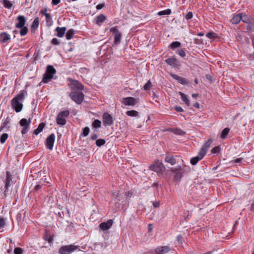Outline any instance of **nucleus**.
<instances>
[{"label":"nucleus","instance_id":"1","mask_svg":"<svg viewBox=\"0 0 254 254\" xmlns=\"http://www.w3.org/2000/svg\"><path fill=\"white\" fill-rule=\"evenodd\" d=\"M24 96V91H21L11 101V107L17 113L20 112L22 109V101Z\"/></svg>","mask_w":254,"mask_h":254},{"label":"nucleus","instance_id":"2","mask_svg":"<svg viewBox=\"0 0 254 254\" xmlns=\"http://www.w3.org/2000/svg\"><path fill=\"white\" fill-rule=\"evenodd\" d=\"M69 96L73 101L78 105L82 103L84 98V95L81 91H77L74 89L71 91Z\"/></svg>","mask_w":254,"mask_h":254},{"label":"nucleus","instance_id":"3","mask_svg":"<svg viewBox=\"0 0 254 254\" xmlns=\"http://www.w3.org/2000/svg\"><path fill=\"white\" fill-rule=\"evenodd\" d=\"M79 246L74 245H64L61 247L58 251L59 254H71L74 251L79 249Z\"/></svg>","mask_w":254,"mask_h":254},{"label":"nucleus","instance_id":"4","mask_svg":"<svg viewBox=\"0 0 254 254\" xmlns=\"http://www.w3.org/2000/svg\"><path fill=\"white\" fill-rule=\"evenodd\" d=\"M69 115V112L68 110L61 111L58 115L56 119V122L58 125L60 126H64L66 124V118Z\"/></svg>","mask_w":254,"mask_h":254},{"label":"nucleus","instance_id":"5","mask_svg":"<svg viewBox=\"0 0 254 254\" xmlns=\"http://www.w3.org/2000/svg\"><path fill=\"white\" fill-rule=\"evenodd\" d=\"M110 31L113 32L114 35V44L115 45L119 44L121 41L122 34L118 30V27L115 26L111 28Z\"/></svg>","mask_w":254,"mask_h":254},{"label":"nucleus","instance_id":"6","mask_svg":"<svg viewBox=\"0 0 254 254\" xmlns=\"http://www.w3.org/2000/svg\"><path fill=\"white\" fill-rule=\"evenodd\" d=\"M164 167L163 163L159 160L155 161L149 166V169L157 173H161Z\"/></svg>","mask_w":254,"mask_h":254},{"label":"nucleus","instance_id":"7","mask_svg":"<svg viewBox=\"0 0 254 254\" xmlns=\"http://www.w3.org/2000/svg\"><path fill=\"white\" fill-rule=\"evenodd\" d=\"M102 119L103 123L105 126H111L114 124L112 116L108 112L104 113Z\"/></svg>","mask_w":254,"mask_h":254},{"label":"nucleus","instance_id":"8","mask_svg":"<svg viewBox=\"0 0 254 254\" xmlns=\"http://www.w3.org/2000/svg\"><path fill=\"white\" fill-rule=\"evenodd\" d=\"M165 62L167 64L173 67L179 68L181 66L180 62L179 61L174 57L167 59L165 60Z\"/></svg>","mask_w":254,"mask_h":254},{"label":"nucleus","instance_id":"9","mask_svg":"<svg viewBox=\"0 0 254 254\" xmlns=\"http://www.w3.org/2000/svg\"><path fill=\"white\" fill-rule=\"evenodd\" d=\"M138 101V99H135L132 97H127L123 98L122 103L126 106L135 105Z\"/></svg>","mask_w":254,"mask_h":254},{"label":"nucleus","instance_id":"10","mask_svg":"<svg viewBox=\"0 0 254 254\" xmlns=\"http://www.w3.org/2000/svg\"><path fill=\"white\" fill-rule=\"evenodd\" d=\"M21 126L23 127L21 133L22 134H24L27 133L28 128H29V125L30 124V118L27 120L26 119H22L19 123Z\"/></svg>","mask_w":254,"mask_h":254},{"label":"nucleus","instance_id":"11","mask_svg":"<svg viewBox=\"0 0 254 254\" xmlns=\"http://www.w3.org/2000/svg\"><path fill=\"white\" fill-rule=\"evenodd\" d=\"M55 140V135L54 133L51 134L46 139L45 144L46 147L50 150L53 149Z\"/></svg>","mask_w":254,"mask_h":254},{"label":"nucleus","instance_id":"12","mask_svg":"<svg viewBox=\"0 0 254 254\" xmlns=\"http://www.w3.org/2000/svg\"><path fill=\"white\" fill-rule=\"evenodd\" d=\"M13 184V182L12 181V179L8 172H6V178L5 180V190L4 191V196L6 197L7 196L6 192L8 190V188L11 186Z\"/></svg>","mask_w":254,"mask_h":254},{"label":"nucleus","instance_id":"13","mask_svg":"<svg viewBox=\"0 0 254 254\" xmlns=\"http://www.w3.org/2000/svg\"><path fill=\"white\" fill-rule=\"evenodd\" d=\"M213 140L212 139H208L202 146L200 149L199 150V152L202 153L203 155L204 156L206 155L208 149L210 147Z\"/></svg>","mask_w":254,"mask_h":254},{"label":"nucleus","instance_id":"14","mask_svg":"<svg viewBox=\"0 0 254 254\" xmlns=\"http://www.w3.org/2000/svg\"><path fill=\"white\" fill-rule=\"evenodd\" d=\"M71 91L75 89L77 91H82L84 89V86L77 80H73L70 84Z\"/></svg>","mask_w":254,"mask_h":254},{"label":"nucleus","instance_id":"15","mask_svg":"<svg viewBox=\"0 0 254 254\" xmlns=\"http://www.w3.org/2000/svg\"><path fill=\"white\" fill-rule=\"evenodd\" d=\"M113 221L112 219H109L107 222L101 223L100 228L103 231L109 230L112 226Z\"/></svg>","mask_w":254,"mask_h":254},{"label":"nucleus","instance_id":"16","mask_svg":"<svg viewBox=\"0 0 254 254\" xmlns=\"http://www.w3.org/2000/svg\"><path fill=\"white\" fill-rule=\"evenodd\" d=\"M53 234H51L49 231L45 230V234L43 236V239L44 240L48 241V243L50 244V246H51V244L53 243Z\"/></svg>","mask_w":254,"mask_h":254},{"label":"nucleus","instance_id":"17","mask_svg":"<svg viewBox=\"0 0 254 254\" xmlns=\"http://www.w3.org/2000/svg\"><path fill=\"white\" fill-rule=\"evenodd\" d=\"M170 75L175 80H177L178 82L182 85H186L189 83V80L185 78L180 76L177 74L171 73Z\"/></svg>","mask_w":254,"mask_h":254},{"label":"nucleus","instance_id":"18","mask_svg":"<svg viewBox=\"0 0 254 254\" xmlns=\"http://www.w3.org/2000/svg\"><path fill=\"white\" fill-rule=\"evenodd\" d=\"M170 250V249L169 246H161L157 248L155 250V253L156 254H164L168 253Z\"/></svg>","mask_w":254,"mask_h":254},{"label":"nucleus","instance_id":"19","mask_svg":"<svg viewBox=\"0 0 254 254\" xmlns=\"http://www.w3.org/2000/svg\"><path fill=\"white\" fill-rule=\"evenodd\" d=\"M181 170V168L180 169H176V168H174V169H172V171L173 172H174L175 173V175H174V179L176 181H180L183 175V173L181 172L180 171Z\"/></svg>","mask_w":254,"mask_h":254},{"label":"nucleus","instance_id":"20","mask_svg":"<svg viewBox=\"0 0 254 254\" xmlns=\"http://www.w3.org/2000/svg\"><path fill=\"white\" fill-rule=\"evenodd\" d=\"M204 157V155H203L202 153H200L199 151L196 156L191 158L190 162L191 164V165H195L198 163L199 161L201 160Z\"/></svg>","mask_w":254,"mask_h":254},{"label":"nucleus","instance_id":"21","mask_svg":"<svg viewBox=\"0 0 254 254\" xmlns=\"http://www.w3.org/2000/svg\"><path fill=\"white\" fill-rule=\"evenodd\" d=\"M17 20L18 22L16 23V27L17 28L23 27L25 23V17L22 15L19 16L17 18Z\"/></svg>","mask_w":254,"mask_h":254},{"label":"nucleus","instance_id":"22","mask_svg":"<svg viewBox=\"0 0 254 254\" xmlns=\"http://www.w3.org/2000/svg\"><path fill=\"white\" fill-rule=\"evenodd\" d=\"M56 70L54 67L51 65H47L46 67V73L54 77V75L56 73Z\"/></svg>","mask_w":254,"mask_h":254},{"label":"nucleus","instance_id":"23","mask_svg":"<svg viewBox=\"0 0 254 254\" xmlns=\"http://www.w3.org/2000/svg\"><path fill=\"white\" fill-rule=\"evenodd\" d=\"M66 30V28L64 27H57L56 29V31L57 32V36L59 37H63L65 34Z\"/></svg>","mask_w":254,"mask_h":254},{"label":"nucleus","instance_id":"24","mask_svg":"<svg viewBox=\"0 0 254 254\" xmlns=\"http://www.w3.org/2000/svg\"><path fill=\"white\" fill-rule=\"evenodd\" d=\"M241 13L236 14L233 16L231 19V21L232 24H237L240 23L241 19Z\"/></svg>","mask_w":254,"mask_h":254},{"label":"nucleus","instance_id":"25","mask_svg":"<svg viewBox=\"0 0 254 254\" xmlns=\"http://www.w3.org/2000/svg\"><path fill=\"white\" fill-rule=\"evenodd\" d=\"M165 162L170 163L172 165H175L176 163L175 158L170 155H167L165 158Z\"/></svg>","mask_w":254,"mask_h":254},{"label":"nucleus","instance_id":"26","mask_svg":"<svg viewBox=\"0 0 254 254\" xmlns=\"http://www.w3.org/2000/svg\"><path fill=\"white\" fill-rule=\"evenodd\" d=\"M10 39V36L6 33H2L0 35V41L2 43H5Z\"/></svg>","mask_w":254,"mask_h":254},{"label":"nucleus","instance_id":"27","mask_svg":"<svg viewBox=\"0 0 254 254\" xmlns=\"http://www.w3.org/2000/svg\"><path fill=\"white\" fill-rule=\"evenodd\" d=\"M241 21L245 23H249L251 22L250 18L245 13H241Z\"/></svg>","mask_w":254,"mask_h":254},{"label":"nucleus","instance_id":"28","mask_svg":"<svg viewBox=\"0 0 254 254\" xmlns=\"http://www.w3.org/2000/svg\"><path fill=\"white\" fill-rule=\"evenodd\" d=\"M54 77L50 75L47 74L46 73L44 74L42 80V82L44 83H47L51 81L52 79H53Z\"/></svg>","mask_w":254,"mask_h":254},{"label":"nucleus","instance_id":"29","mask_svg":"<svg viewBox=\"0 0 254 254\" xmlns=\"http://www.w3.org/2000/svg\"><path fill=\"white\" fill-rule=\"evenodd\" d=\"M45 126V124L44 123H41L39 124L38 127L34 130V133L37 135L39 133H40L43 129L44 127Z\"/></svg>","mask_w":254,"mask_h":254},{"label":"nucleus","instance_id":"30","mask_svg":"<svg viewBox=\"0 0 254 254\" xmlns=\"http://www.w3.org/2000/svg\"><path fill=\"white\" fill-rule=\"evenodd\" d=\"M106 16L104 15L100 14L96 17V23L100 25L101 23L104 22Z\"/></svg>","mask_w":254,"mask_h":254},{"label":"nucleus","instance_id":"31","mask_svg":"<svg viewBox=\"0 0 254 254\" xmlns=\"http://www.w3.org/2000/svg\"><path fill=\"white\" fill-rule=\"evenodd\" d=\"M74 34H75V31L73 29H69L67 31V32L65 34V37H66V39H67V40L71 39L73 38Z\"/></svg>","mask_w":254,"mask_h":254},{"label":"nucleus","instance_id":"32","mask_svg":"<svg viewBox=\"0 0 254 254\" xmlns=\"http://www.w3.org/2000/svg\"><path fill=\"white\" fill-rule=\"evenodd\" d=\"M181 46V44L179 41H174L170 44L169 47L172 50H175L177 48H179Z\"/></svg>","mask_w":254,"mask_h":254},{"label":"nucleus","instance_id":"33","mask_svg":"<svg viewBox=\"0 0 254 254\" xmlns=\"http://www.w3.org/2000/svg\"><path fill=\"white\" fill-rule=\"evenodd\" d=\"M230 131V128L228 127L225 128L222 131L221 134V138L223 139H225L227 136L229 132Z\"/></svg>","mask_w":254,"mask_h":254},{"label":"nucleus","instance_id":"34","mask_svg":"<svg viewBox=\"0 0 254 254\" xmlns=\"http://www.w3.org/2000/svg\"><path fill=\"white\" fill-rule=\"evenodd\" d=\"M180 95H181L182 100L185 103V104L188 106H190V102L187 96L183 93L180 92Z\"/></svg>","mask_w":254,"mask_h":254},{"label":"nucleus","instance_id":"35","mask_svg":"<svg viewBox=\"0 0 254 254\" xmlns=\"http://www.w3.org/2000/svg\"><path fill=\"white\" fill-rule=\"evenodd\" d=\"M126 115L130 117H137L138 116V112L135 110L127 111Z\"/></svg>","mask_w":254,"mask_h":254},{"label":"nucleus","instance_id":"36","mask_svg":"<svg viewBox=\"0 0 254 254\" xmlns=\"http://www.w3.org/2000/svg\"><path fill=\"white\" fill-rule=\"evenodd\" d=\"M92 127L94 128H99L101 126V122L98 120H95L92 123Z\"/></svg>","mask_w":254,"mask_h":254},{"label":"nucleus","instance_id":"37","mask_svg":"<svg viewBox=\"0 0 254 254\" xmlns=\"http://www.w3.org/2000/svg\"><path fill=\"white\" fill-rule=\"evenodd\" d=\"M206 36L209 39H215L217 37V35L214 32H209L206 34Z\"/></svg>","mask_w":254,"mask_h":254},{"label":"nucleus","instance_id":"38","mask_svg":"<svg viewBox=\"0 0 254 254\" xmlns=\"http://www.w3.org/2000/svg\"><path fill=\"white\" fill-rule=\"evenodd\" d=\"M39 23V19L38 18H36L33 22V31L35 30L38 27Z\"/></svg>","mask_w":254,"mask_h":254},{"label":"nucleus","instance_id":"39","mask_svg":"<svg viewBox=\"0 0 254 254\" xmlns=\"http://www.w3.org/2000/svg\"><path fill=\"white\" fill-rule=\"evenodd\" d=\"M176 53L182 58H184L186 55L184 50L183 49H178Z\"/></svg>","mask_w":254,"mask_h":254},{"label":"nucleus","instance_id":"40","mask_svg":"<svg viewBox=\"0 0 254 254\" xmlns=\"http://www.w3.org/2000/svg\"><path fill=\"white\" fill-rule=\"evenodd\" d=\"M90 132V129L88 127H86L83 128L82 135L84 137L87 136Z\"/></svg>","mask_w":254,"mask_h":254},{"label":"nucleus","instance_id":"41","mask_svg":"<svg viewBox=\"0 0 254 254\" xmlns=\"http://www.w3.org/2000/svg\"><path fill=\"white\" fill-rule=\"evenodd\" d=\"M8 137V134L6 133H3L0 138V142L1 143H3L5 142L6 140Z\"/></svg>","mask_w":254,"mask_h":254},{"label":"nucleus","instance_id":"42","mask_svg":"<svg viewBox=\"0 0 254 254\" xmlns=\"http://www.w3.org/2000/svg\"><path fill=\"white\" fill-rule=\"evenodd\" d=\"M171 13V10L169 9L161 11L158 12L159 15H169Z\"/></svg>","mask_w":254,"mask_h":254},{"label":"nucleus","instance_id":"43","mask_svg":"<svg viewBox=\"0 0 254 254\" xmlns=\"http://www.w3.org/2000/svg\"><path fill=\"white\" fill-rule=\"evenodd\" d=\"M106 141L103 139H98L96 140V144L97 146L100 147L105 144Z\"/></svg>","mask_w":254,"mask_h":254},{"label":"nucleus","instance_id":"44","mask_svg":"<svg viewBox=\"0 0 254 254\" xmlns=\"http://www.w3.org/2000/svg\"><path fill=\"white\" fill-rule=\"evenodd\" d=\"M3 4L4 6L7 8H10L12 6V4L8 0H3Z\"/></svg>","mask_w":254,"mask_h":254},{"label":"nucleus","instance_id":"45","mask_svg":"<svg viewBox=\"0 0 254 254\" xmlns=\"http://www.w3.org/2000/svg\"><path fill=\"white\" fill-rule=\"evenodd\" d=\"M174 133L176 134L180 135H184L185 134V132L182 130L181 129H176L174 131Z\"/></svg>","mask_w":254,"mask_h":254},{"label":"nucleus","instance_id":"46","mask_svg":"<svg viewBox=\"0 0 254 254\" xmlns=\"http://www.w3.org/2000/svg\"><path fill=\"white\" fill-rule=\"evenodd\" d=\"M21 30L20 31V34L21 36H24L25 35L27 32H28V29L26 27H23L21 28Z\"/></svg>","mask_w":254,"mask_h":254},{"label":"nucleus","instance_id":"47","mask_svg":"<svg viewBox=\"0 0 254 254\" xmlns=\"http://www.w3.org/2000/svg\"><path fill=\"white\" fill-rule=\"evenodd\" d=\"M151 87V82L150 80H148L143 86V88L145 90H150Z\"/></svg>","mask_w":254,"mask_h":254},{"label":"nucleus","instance_id":"48","mask_svg":"<svg viewBox=\"0 0 254 254\" xmlns=\"http://www.w3.org/2000/svg\"><path fill=\"white\" fill-rule=\"evenodd\" d=\"M10 119L9 117H7L3 123L2 128L6 127L7 125L10 124Z\"/></svg>","mask_w":254,"mask_h":254},{"label":"nucleus","instance_id":"49","mask_svg":"<svg viewBox=\"0 0 254 254\" xmlns=\"http://www.w3.org/2000/svg\"><path fill=\"white\" fill-rule=\"evenodd\" d=\"M220 151V147L219 146H215L211 150V152L213 154L219 153Z\"/></svg>","mask_w":254,"mask_h":254},{"label":"nucleus","instance_id":"50","mask_svg":"<svg viewBox=\"0 0 254 254\" xmlns=\"http://www.w3.org/2000/svg\"><path fill=\"white\" fill-rule=\"evenodd\" d=\"M43 14L46 16V20L47 23L51 22L52 20V18H51L50 14L49 13H44Z\"/></svg>","mask_w":254,"mask_h":254},{"label":"nucleus","instance_id":"51","mask_svg":"<svg viewBox=\"0 0 254 254\" xmlns=\"http://www.w3.org/2000/svg\"><path fill=\"white\" fill-rule=\"evenodd\" d=\"M14 254H22V250L20 248H16L14 250Z\"/></svg>","mask_w":254,"mask_h":254},{"label":"nucleus","instance_id":"52","mask_svg":"<svg viewBox=\"0 0 254 254\" xmlns=\"http://www.w3.org/2000/svg\"><path fill=\"white\" fill-rule=\"evenodd\" d=\"M194 41V43L196 44H198V45L203 44V40L201 39L195 38Z\"/></svg>","mask_w":254,"mask_h":254},{"label":"nucleus","instance_id":"53","mask_svg":"<svg viewBox=\"0 0 254 254\" xmlns=\"http://www.w3.org/2000/svg\"><path fill=\"white\" fill-rule=\"evenodd\" d=\"M51 44L54 45H60V42L58 39L53 38L51 41Z\"/></svg>","mask_w":254,"mask_h":254},{"label":"nucleus","instance_id":"54","mask_svg":"<svg viewBox=\"0 0 254 254\" xmlns=\"http://www.w3.org/2000/svg\"><path fill=\"white\" fill-rule=\"evenodd\" d=\"M5 225V221L4 218H0V229L2 228Z\"/></svg>","mask_w":254,"mask_h":254},{"label":"nucleus","instance_id":"55","mask_svg":"<svg viewBox=\"0 0 254 254\" xmlns=\"http://www.w3.org/2000/svg\"><path fill=\"white\" fill-rule=\"evenodd\" d=\"M192 16H193V14H192V12L190 11V12H188V13L186 15L185 18L187 20H190L192 18Z\"/></svg>","mask_w":254,"mask_h":254},{"label":"nucleus","instance_id":"56","mask_svg":"<svg viewBox=\"0 0 254 254\" xmlns=\"http://www.w3.org/2000/svg\"><path fill=\"white\" fill-rule=\"evenodd\" d=\"M177 240L179 244H182L183 242V238L181 235H178L177 238Z\"/></svg>","mask_w":254,"mask_h":254},{"label":"nucleus","instance_id":"57","mask_svg":"<svg viewBox=\"0 0 254 254\" xmlns=\"http://www.w3.org/2000/svg\"><path fill=\"white\" fill-rule=\"evenodd\" d=\"M105 6V4L104 3L99 4L96 6V8L98 10H100V9H101L102 8H103V7H104Z\"/></svg>","mask_w":254,"mask_h":254},{"label":"nucleus","instance_id":"58","mask_svg":"<svg viewBox=\"0 0 254 254\" xmlns=\"http://www.w3.org/2000/svg\"><path fill=\"white\" fill-rule=\"evenodd\" d=\"M152 204L153 206L155 208L159 207L160 205L159 201H153Z\"/></svg>","mask_w":254,"mask_h":254},{"label":"nucleus","instance_id":"59","mask_svg":"<svg viewBox=\"0 0 254 254\" xmlns=\"http://www.w3.org/2000/svg\"><path fill=\"white\" fill-rule=\"evenodd\" d=\"M175 109L176 111L180 112H182L184 111L183 108L180 106H176Z\"/></svg>","mask_w":254,"mask_h":254},{"label":"nucleus","instance_id":"60","mask_svg":"<svg viewBox=\"0 0 254 254\" xmlns=\"http://www.w3.org/2000/svg\"><path fill=\"white\" fill-rule=\"evenodd\" d=\"M97 138V135L95 133H93L91 135V139L93 140L96 139Z\"/></svg>","mask_w":254,"mask_h":254},{"label":"nucleus","instance_id":"61","mask_svg":"<svg viewBox=\"0 0 254 254\" xmlns=\"http://www.w3.org/2000/svg\"><path fill=\"white\" fill-rule=\"evenodd\" d=\"M60 0H52V3L53 5H57L60 2Z\"/></svg>","mask_w":254,"mask_h":254},{"label":"nucleus","instance_id":"62","mask_svg":"<svg viewBox=\"0 0 254 254\" xmlns=\"http://www.w3.org/2000/svg\"><path fill=\"white\" fill-rule=\"evenodd\" d=\"M242 160H243V158H237L236 159H235L234 160V162L237 163H241Z\"/></svg>","mask_w":254,"mask_h":254},{"label":"nucleus","instance_id":"63","mask_svg":"<svg viewBox=\"0 0 254 254\" xmlns=\"http://www.w3.org/2000/svg\"><path fill=\"white\" fill-rule=\"evenodd\" d=\"M41 186L40 185H36V186L35 187V188H34V190L35 191H37V190H38L40 189H41Z\"/></svg>","mask_w":254,"mask_h":254},{"label":"nucleus","instance_id":"64","mask_svg":"<svg viewBox=\"0 0 254 254\" xmlns=\"http://www.w3.org/2000/svg\"><path fill=\"white\" fill-rule=\"evenodd\" d=\"M193 107H194L196 108H199V104L198 102H196L193 104Z\"/></svg>","mask_w":254,"mask_h":254}]
</instances>
